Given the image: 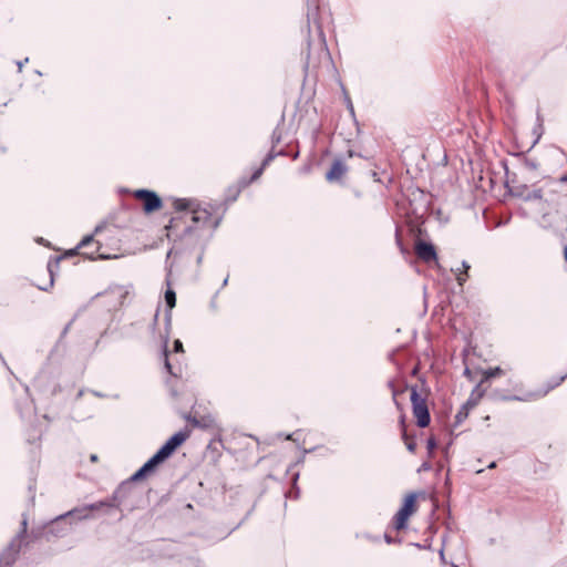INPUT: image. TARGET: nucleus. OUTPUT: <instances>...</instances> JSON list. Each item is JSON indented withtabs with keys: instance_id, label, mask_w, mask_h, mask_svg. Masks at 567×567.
Listing matches in <instances>:
<instances>
[{
	"instance_id": "43",
	"label": "nucleus",
	"mask_w": 567,
	"mask_h": 567,
	"mask_svg": "<svg viewBox=\"0 0 567 567\" xmlns=\"http://www.w3.org/2000/svg\"><path fill=\"white\" fill-rule=\"evenodd\" d=\"M158 315H159V307L156 309V312L154 315L153 327H155L157 324Z\"/></svg>"
},
{
	"instance_id": "58",
	"label": "nucleus",
	"mask_w": 567,
	"mask_h": 567,
	"mask_svg": "<svg viewBox=\"0 0 567 567\" xmlns=\"http://www.w3.org/2000/svg\"><path fill=\"white\" fill-rule=\"evenodd\" d=\"M227 281H228V278H226L225 280H223V286H226V285H227Z\"/></svg>"
},
{
	"instance_id": "31",
	"label": "nucleus",
	"mask_w": 567,
	"mask_h": 567,
	"mask_svg": "<svg viewBox=\"0 0 567 567\" xmlns=\"http://www.w3.org/2000/svg\"><path fill=\"white\" fill-rule=\"evenodd\" d=\"M432 538H426L424 543H411L412 546L419 549H431Z\"/></svg>"
},
{
	"instance_id": "8",
	"label": "nucleus",
	"mask_w": 567,
	"mask_h": 567,
	"mask_svg": "<svg viewBox=\"0 0 567 567\" xmlns=\"http://www.w3.org/2000/svg\"><path fill=\"white\" fill-rule=\"evenodd\" d=\"M70 512H74V519L75 520H82L92 517L93 515H90L89 513L93 512H103L106 515L112 514L113 507L112 503L110 502V497L103 501H99L92 504L84 505L82 507H75L71 509Z\"/></svg>"
},
{
	"instance_id": "46",
	"label": "nucleus",
	"mask_w": 567,
	"mask_h": 567,
	"mask_svg": "<svg viewBox=\"0 0 567 567\" xmlns=\"http://www.w3.org/2000/svg\"><path fill=\"white\" fill-rule=\"evenodd\" d=\"M402 542H403V539L401 537H394L393 538V544L400 545V544H402Z\"/></svg>"
},
{
	"instance_id": "21",
	"label": "nucleus",
	"mask_w": 567,
	"mask_h": 567,
	"mask_svg": "<svg viewBox=\"0 0 567 567\" xmlns=\"http://www.w3.org/2000/svg\"><path fill=\"white\" fill-rule=\"evenodd\" d=\"M166 458L162 455V453L157 450L156 453L150 457L143 465L142 468L151 475L159 464L165 462Z\"/></svg>"
},
{
	"instance_id": "2",
	"label": "nucleus",
	"mask_w": 567,
	"mask_h": 567,
	"mask_svg": "<svg viewBox=\"0 0 567 567\" xmlns=\"http://www.w3.org/2000/svg\"><path fill=\"white\" fill-rule=\"evenodd\" d=\"M173 206L177 212H185L190 215L194 225L187 226L184 230L185 234L190 233L194 228L203 227L212 220V213L206 208H202L196 199L175 198Z\"/></svg>"
},
{
	"instance_id": "18",
	"label": "nucleus",
	"mask_w": 567,
	"mask_h": 567,
	"mask_svg": "<svg viewBox=\"0 0 567 567\" xmlns=\"http://www.w3.org/2000/svg\"><path fill=\"white\" fill-rule=\"evenodd\" d=\"M347 172V165L341 159H334L330 169L326 174L329 182L339 181Z\"/></svg>"
},
{
	"instance_id": "41",
	"label": "nucleus",
	"mask_w": 567,
	"mask_h": 567,
	"mask_svg": "<svg viewBox=\"0 0 567 567\" xmlns=\"http://www.w3.org/2000/svg\"><path fill=\"white\" fill-rule=\"evenodd\" d=\"M29 61L28 58H25L23 61H18L17 62V66H18V71L21 72L22 71V68L24 65V63H27Z\"/></svg>"
},
{
	"instance_id": "27",
	"label": "nucleus",
	"mask_w": 567,
	"mask_h": 567,
	"mask_svg": "<svg viewBox=\"0 0 567 567\" xmlns=\"http://www.w3.org/2000/svg\"><path fill=\"white\" fill-rule=\"evenodd\" d=\"M148 476V474L142 468V466L133 474L131 475L126 481L130 482V484L140 482L142 480H145Z\"/></svg>"
},
{
	"instance_id": "22",
	"label": "nucleus",
	"mask_w": 567,
	"mask_h": 567,
	"mask_svg": "<svg viewBox=\"0 0 567 567\" xmlns=\"http://www.w3.org/2000/svg\"><path fill=\"white\" fill-rule=\"evenodd\" d=\"M417 496L419 493L410 492L402 502L401 509L413 515L417 511Z\"/></svg>"
},
{
	"instance_id": "34",
	"label": "nucleus",
	"mask_w": 567,
	"mask_h": 567,
	"mask_svg": "<svg viewBox=\"0 0 567 567\" xmlns=\"http://www.w3.org/2000/svg\"><path fill=\"white\" fill-rule=\"evenodd\" d=\"M173 351L175 353L183 352V343L181 340L176 339L173 343Z\"/></svg>"
},
{
	"instance_id": "55",
	"label": "nucleus",
	"mask_w": 567,
	"mask_h": 567,
	"mask_svg": "<svg viewBox=\"0 0 567 567\" xmlns=\"http://www.w3.org/2000/svg\"><path fill=\"white\" fill-rule=\"evenodd\" d=\"M298 156H299V152L297 151V152L292 155V158H293V159H296Z\"/></svg>"
},
{
	"instance_id": "16",
	"label": "nucleus",
	"mask_w": 567,
	"mask_h": 567,
	"mask_svg": "<svg viewBox=\"0 0 567 567\" xmlns=\"http://www.w3.org/2000/svg\"><path fill=\"white\" fill-rule=\"evenodd\" d=\"M487 392H471V398L461 406L460 411L455 415V426L461 424L467 416L471 409H473L481 398Z\"/></svg>"
},
{
	"instance_id": "30",
	"label": "nucleus",
	"mask_w": 567,
	"mask_h": 567,
	"mask_svg": "<svg viewBox=\"0 0 567 567\" xmlns=\"http://www.w3.org/2000/svg\"><path fill=\"white\" fill-rule=\"evenodd\" d=\"M437 447V441L435 436H430L426 441V450L429 457H432L434 454L435 449Z\"/></svg>"
},
{
	"instance_id": "19",
	"label": "nucleus",
	"mask_w": 567,
	"mask_h": 567,
	"mask_svg": "<svg viewBox=\"0 0 567 567\" xmlns=\"http://www.w3.org/2000/svg\"><path fill=\"white\" fill-rule=\"evenodd\" d=\"M62 256H58V257H51L48 265H47V270L49 272V276H50V281H49V285L48 286H39V289L42 290V291H48L50 288L53 287V284H54V276H55V272L58 271L59 269V265H60V261L62 260Z\"/></svg>"
},
{
	"instance_id": "23",
	"label": "nucleus",
	"mask_w": 567,
	"mask_h": 567,
	"mask_svg": "<svg viewBox=\"0 0 567 567\" xmlns=\"http://www.w3.org/2000/svg\"><path fill=\"white\" fill-rule=\"evenodd\" d=\"M27 538L30 539V542H37L44 539L48 542V535H47V526L45 524L42 526L33 527L30 533H28Z\"/></svg>"
},
{
	"instance_id": "35",
	"label": "nucleus",
	"mask_w": 567,
	"mask_h": 567,
	"mask_svg": "<svg viewBox=\"0 0 567 567\" xmlns=\"http://www.w3.org/2000/svg\"><path fill=\"white\" fill-rule=\"evenodd\" d=\"M466 279H467V272H464V275L456 274V280H457L460 286H463L464 282L466 281Z\"/></svg>"
},
{
	"instance_id": "12",
	"label": "nucleus",
	"mask_w": 567,
	"mask_h": 567,
	"mask_svg": "<svg viewBox=\"0 0 567 567\" xmlns=\"http://www.w3.org/2000/svg\"><path fill=\"white\" fill-rule=\"evenodd\" d=\"M509 193L525 202L540 200L543 198L542 188L530 189L526 184H515L509 187Z\"/></svg>"
},
{
	"instance_id": "5",
	"label": "nucleus",
	"mask_w": 567,
	"mask_h": 567,
	"mask_svg": "<svg viewBox=\"0 0 567 567\" xmlns=\"http://www.w3.org/2000/svg\"><path fill=\"white\" fill-rule=\"evenodd\" d=\"M412 413L415 417L416 425L421 429L427 427L431 423V414L427 405L429 392H410Z\"/></svg>"
},
{
	"instance_id": "6",
	"label": "nucleus",
	"mask_w": 567,
	"mask_h": 567,
	"mask_svg": "<svg viewBox=\"0 0 567 567\" xmlns=\"http://www.w3.org/2000/svg\"><path fill=\"white\" fill-rule=\"evenodd\" d=\"M165 302H166V306H167V310H166V313H165V328H166V334L165 337L163 338V355H164V361H165V368L166 370L172 374V375H177V373L174 371V368L173 365L171 364L169 360H168V340H169V336H168V330L171 328V321H172V309L175 307L176 305V293L173 289H171L168 287V289L165 291Z\"/></svg>"
},
{
	"instance_id": "48",
	"label": "nucleus",
	"mask_w": 567,
	"mask_h": 567,
	"mask_svg": "<svg viewBox=\"0 0 567 567\" xmlns=\"http://www.w3.org/2000/svg\"><path fill=\"white\" fill-rule=\"evenodd\" d=\"M560 183H567V174L559 177Z\"/></svg>"
},
{
	"instance_id": "15",
	"label": "nucleus",
	"mask_w": 567,
	"mask_h": 567,
	"mask_svg": "<svg viewBox=\"0 0 567 567\" xmlns=\"http://www.w3.org/2000/svg\"><path fill=\"white\" fill-rule=\"evenodd\" d=\"M415 254L424 262L437 260L436 249L433 244L417 240L415 244Z\"/></svg>"
},
{
	"instance_id": "47",
	"label": "nucleus",
	"mask_w": 567,
	"mask_h": 567,
	"mask_svg": "<svg viewBox=\"0 0 567 567\" xmlns=\"http://www.w3.org/2000/svg\"><path fill=\"white\" fill-rule=\"evenodd\" d=\"M97 398H106L107 395L104 392H93Z\"/></svg>"
},
{
	"instance_id": "28",
	"label": "nucleus",
	"mask_w": 567,
	"mask_h": 567,
	"mask_svg": "<svg viewBox=\"0 0 567 567\" xmlns=\"http://www.w3.org/2000/svg\"><path fill=\"white\" fill-rule=\"evenodd\" d=\"M217 444H219L218 440H217V436L213 435V439L209 441L206 450L212 452L216 457H219L221 455V453H220Z\"/></svg>"
},
{
	"instance_id": "57",
	"label": "nucleus",
	"mask_w": 567,
	"mask_h": 567,
	"mask_svg": "<svg viewBox=\"0 0 567 567\" xmlns=\"http://www.w3.org/2000/svg\"><path fill=\"white\" fill-rule=\"evenodd\" d=\"M238 193H239V189H237V190H236V194H235V196L231 198V200H236V196H237V194H238Z\"/></svg>"
},
{
	"instance_id": "20",
	"label": "nucleus",
	"mask_w": 567,
	"mask_h": 567,
	"mask_svg": "<svg viewBox=\"0 0 567 567\" xmlns=\"http://www.w3.org/2000/svg\"><path fill=\"white\" fill-rule=\"evenodd\" d=\"M412 515L401 508L396 512V514L392 518V527L393 529L400 532L408 527L409 518Z\"/></svg>"
},
{
	"instance_id": "24",
	"label": "nucleus",
	"mask_w": 567,
	"mask_h": 567,
	"mask_svg": "<svg viewBox=\"0 0 567 567\" xmlns=\"http://www.w3.org/2000/svg\"><path fill=\"white\" fill-rule=\"evenodd\" d=\"M82 255L84 257H86L87 259H91V260H94V259H109L110 256L107 255H104V254H101L100 252V245H90L89 246V250H85L82 252Z\"/></svg>"
},
{
	"instance_id": "38",
	"label": "nucleus",
	"mask_w": 567,
	"mask_h": 567,
	"mask_svg": "<svg viewBox=\"0 0 567 567\" xmlns=\"http://www.w3.org/2000/svg\"><path fill=\"white\" fill-rule=\"evenodd\" d=\"M395 240H396V244L400 247V249L403 251L404 248H403V244H402V240L400 237L399 228H396V230H395Z\"/></svg>"
},
{
	"instance_id": "36",
	"label": "nucleus",
	"mask_w": 567,
	"mask_h": 567,
	"mask_svg": "<svg viewBox=\"0 0 567 567\" xmlns=\"http://www.w3.org/2000/svg\"><path fill=\"white\" fill-rule=\"evenodd\" d=\"M73 321H74V319H71V320L69 321V323L63 328V330H62V332H61V336H60V338H61V339H62V338H64V337L68 334V332H69V330H70V328H71V326H72Z\"/></svg>"
},
{
	"instance_id": "13",
	"label": "nucleus",
	"mask_w": 567,
	"mask_h": 567,
	"mask_svg": "<svg viewBox=\"0 0 567 567\" xmlns=\"http://www.w3.org/2000/svg\"><path fill=\"white\" fill-rule=\"evenodd\" d=\"M548 392H523L522 395H505L503 392H491V400L494 402L503 401H534L544 398Z\"/></svg>"
},
{
	"instance_id": "33",
	"label": "nucleus",
	"mask_w": 567,
	"mask_h": 567,
	"mask_svg": "<svg viewBox=\"0 0 567 567\" xmlns=\"http://www.w3.org/2000/svg\"><path fill=\"white\" fill-rule=\"evenodd\" d=\"M567 374L560 375L555 382L549 383L547 385V390H554L556 386H558L566 378Z\"/></svg>"
},
{
	"instance_id": "39",
	"label": "nucleus",
	"mask_w": 567,
	"mask_h": 567,
	"mask_svg": "<svg viewBox=\"0 0 567 567\" xmlns=\"http://www.w3.org/2000/svg\"><path fill=\"white\" fill-rule=\"evenodd\" d=\"M264 168H265V167H262V165H261L258 169H256V171L254 172L252 176H251V181L257 179V178L261 175V173H262Z\"/></svg>"
},
{
	"instance_id": "37",
	"label": "nucleus",
	"mask_w": 567,
	"mask_h": 567,
	"mask_svg": "<svg viewBox=\"0 0 567 567\" xmlns=\"http://www.w3.org/2000/svg\"><path fill=\"white\" fill-rule=\"evenodd\" d=\"M432 468V465L430 462L425 461L421 464V466L419 467L417 472H423V471H430Z\"/></svg>"
},
{
	"instance_id": "32",
	"label": "nucleus",
	"mask_w": 567,
	"mask_h": 567,
	"mask_svg": "<svg viewBox=\"0 0 567 567\" xmlns=\"http://www.w3.org/2000/svg\"><path fill=\"white\" fill-rule=\"evenodd\" d=\"M524 165L526 168H528L530 171L537 169V167H538V163L530 158H525Z\"/></svg>"
},
{
	"instance_id": "26",
	"label": "nucleus",
	"mask_w": 567,
	"mask_h": 567,
	"mask_svg": "<svg viewBox=\"0 0 567 567\" xmlns=\"http://www.w3.org/2000/svg\"><path fill=\"white\" fill-rule=\"evenodd\" d=\"M277 156H288V153L285 150L276 152L275 147H271V150L268 152V154L266 155L261 163L262 167L268 166Z\"/></svg>"
},
{
	"instance_id": "9",
	"label": "nucleus",
	"mask_w": 567,
	"mask_h": 567,
	"mask_svg": "<svg viewBox=\"0 0 567 567\" xmlns=\"http://www.w3.org/2000/svg\"><path fill=\"white\" fill-rule=\"evenodd\" d=\"M134 197L142 200L145 214H152L161 209L163 206L162 198L155 192L150 189H137L134 192Z\"/></svg>"
},
{
	"instance_id": "59",
	"label": "nucleus",
	"mask_w": 567,
	"mask_h": 567,
	"mask_svg": "<svg viewBox=\"0 0 567 567\" xmlns=\"http://www.w3.org/2000/svg\"><path fill=\"white\" fill-rule=\"evenodd\" d=\"M83 395V392L82 391H79L78 392V398H81Z\"/></svg>"
},
{
	"instance_id": "60",
	"label": "nucleus",
	"mask_w": 567,
	"mask_h": 567,
	"mask_svg": "<svg viewBox=\"0 0 567 567\" xmlns=\"http://www.w3.org/2000/svg\"><path fill=\"white\" fill-rule=\"evenodd\" d=\"M286 439H287V440H291V439H292V434L287 435V437H286Z\"/></svg>"
},
{
	"instance_id": "62",
	"label": "nucleus",
	"mask_w": 567,
	"mask_h": 567,
	"mask_svg": "<svg viewBox=\"0 0 567 567\" xmlns=\"http://www.w3.org/2000/svg\"><path fill=\"white\" fill-rule=\"evenodd\" d=\"M416 370H417L416 368H413V370H412L413 374L416 373Z\"/></svg>"
},
{
	"instance_id": "7",
	"label": "nucleus",
	"mask_w": 567,
	"mask_h": 567,
	"mask_svg": "<svg viewBox=\"0 0 567 567\" xmlns=\"http://www.w3.org/2000/svg\"><path fill=\"white\" fill-rule=\"evenodd\" d=\"M74 512H68L47 523L48 542L66 536L72 529Z\"/></svg>"
},
{
	"instance_id": "51",
	"label": "nucleus",
	"mask_w": 567,
	"mask_h": 567,
	"mask_svg": "<svg viewBox=\"0 0 567 567\" xmlns=\"http://www.w3.org/2000/svg\"><path fill=\"white\" fill-rule=\"evenodd\" d=\"M218 224H219V220H218V219H216V220L213 223V228H214V229H215V228H217V227H218Z\"/></svg>"
},
{
	"instance_id": "54",
	"label": "nucleus",
	"mask_w": 567,
	"mask_h": 567,
	"mask_svg": "<svg viewBox=\"0 0 567 567\" xmlns=\"http://www.w3.org/2000/svg\"><path fill=\"white\" fill-rule=\"evenodd\" d=\"M4 152H6V147L0 144V153H4Z\"/></svg>"
},
{
	"instance_id": "29",
	"label": "nucleus",
	"mask_w": 567,
	"mask_h": 567,
	"mask_svg": "<svg viewBox=\"0 0 567 567\" xmlns=\"http://www.w3.org/2000/svg\"><path fill=\"white\" fill-rule=\"evenodd\" d=\"M282 140V130L277 126L271 134V147H276Z\"/></svg>"
},
{
	"instance_id": "40",
	"label": "nucleus",
	"mask_w": 567,
	"mask_h": 567,
	"mask_svg": "<svg viewBox=\"0 0 567 567\" xmlns=\"http://www.w3.org/2000/svg\"><path fill=\"white\" fill-rule=\"evenodd\" d=\"M383 538H384V542H385L386 544H389V545H392V544H393V538H394V537H392L389 533H386V532H385V533H384Z\"/></svg>"
},
{
	"instance_id": "3",
	"label": "nucleus",
	"mask_w": 567,
	"mask_h": 567,
	"mask_svg": "<svg viewBox=\"0 0 567 567\" xmlns=\"http://www.w3.org/2000/svg\"><path fill=\"white\" fill-rule=\"evenodd\" d=\"M27 536L28 516L27 514H22L19 532L10 540L8 546L0 553V567H11L16 563L22 546H27L29 544V542L25 540Z\"/></svg>"
},
{
	"instance_id": "17",
	"label": "nucleus",
	"mask_w": 567,
	"mask_h": 567,
	"mask_svg": "<svg viewBox=\"0 0 567 567\" xmlns=\"http://www.w3.org/2000/svg\"><path fill=\"white\" fill-rule=\"evenodd\" d=\"M399 424H400V429H401L402 440L404 441L408 451L411 453H414L416 451V446H417L416 436H415V434L410 435L408 433L404 414L400 415Z\"/></svg>"
},
{
	"instance_id": "25",
	"label": "nucleus",
	"mask_w": 567,
	"mask_h": 567,
	"mask_svg": "<svg viewBox=\"0 0 567 567\" xmlns=\"http://www.w3.org/2000/svg\"><path fill=\"white\" fill-rule=\"evenodd\" d=\"M90 245H97V241L94 240L93 235L85 236L74 249L69 250V255H76L79 249L87 248Z\"/></svg>"
},
{
	"instance_id": "42",
	"label": "nucleus",
	"mask_w": 567,
	"mask_h": 567,
	"mask_svg": "<svg viewBox=\"0 0 567 567\" xmlns=\"http://www.w3.org/2000/svg\"><path fill=\"white\" fill-rule=\"evenodd\" d=\"M403 393H404V392H396V391H393V392H392L393 400H394V402H395V404H396V406H398L399 409H400V404H399V402L396 401V398H398V395L403 394Z\"/></svg>"
},
{
	"instance_id": "56",
	"label": "nucleus",
	"mask_w": 567,
	"mask_h": 567,
	"mask_svg": "<svg viewBox=\"0 0 567 567\" xmlns=\"http://www.w3.org/2000/svg\"><path fill=\"white\" fill-rule=\"evenodd\" d=\"M202 259H203V255L198 256L197 258V262L200 264L202 262Z\"/></svg>"
},
{
	"instance_id": "53",
	"label": "nucleus",
	"mask_w": 567,
	"mask_h": 567,
	"mask_svg": "<svg viewBox=\"0 0 567 567\" xmlns=\"http://www.w3.org/2000/svg\"><path fill=\"white\" fill-rule=\"evenodd\" d=\"M388 384H389L390 388H392V390H395L394 385H393V381H389Z\"/></svg>"
},
{
	"instance_id": "44",
	"label": "nucleus",
	"mask_w": 567,
	"mask_h": 567,
	"mask_svg": "<svg viewBox=\"0 0 567 567\" xmlns=\"http://www.w3.org/2000/svg\"><path fill=\"white\" fill-rule=\"evenodd\" d=\"M462 268L464 269V272H467V270L470 269V265L467 261L463 260L462 261Z\"/></svg>"
},
{
	"instance_id": "49",
	"label": "nucleus",
	"mask_w": 567,
	"mask_h": 567,
	"mask_svg": "<svg viewBox=\"0 0 567 567\" xmlns=\"http://www.w3.org/2000/svg\"><path fill=\"white\" fill-rule=\"evenodd\" d=\"M185 392H177V391H174L172 392V394L174 395V398L178 399L179 395L184 394Z\"/></svg>"
},
{
	"instance_id": "14",
	"label": "nucleus",
	"mask_w": 567,
	"mask_h": 567,
	"mask_svg": "<svg viewBox=\"0 0 567 567\" xmlns=\"http://www.w3.org/2000/svg\"><path fill=\"white\" fill-rule=\"evenodd\" d=\"M17 409L22 417L38 415V408L30 392H23V395L17 400Z\"/></svg>"
},
{
	"instance_id": "52",
	"label": "nucleus",
	"mask_w": 567,
	"mask_h": 567,
	"mask_svg": "<svg viewBox=\"0 0 567 567\" xmlns=\"http://www.w3.org/2000/svg\"><path fill=\"white\" fill-rule=\"evenodd\" d=\"M348 103H349V109H350V111L353 113V106H352V104H351L350 100H348Z\"/></svg>"
},
{
	"instance_id": "11",
	"label": "nucleus",
	"mask_w": 567,
	"mask_h": 567,
	"mask_svg": "<svg viewBox=\"0 0 567 567\" xmlns=\"http://www.w3.org/2000/svg\"><path fill=\"white\" fill-rule=\"evenodd\" d=\"M189 431L182 430L174 433L159 449L158 451L167 460L174 452L188 439Z\"/></svg>"
},
{
	"instance_id": "61",
	"label": "nucleus",
	"mask_w": 567,
	"mask_h": 567,
	"mask_svg": "<svg viewBox=\"0 0 567 567\" xmlns=\"http://www.w3.org/2000/svg\"><path fill=\"white\" fill-rule=\"evenodd\" d=\"M100 229H101V227H100V226H97V227L95 228V233H97Z\"/></svg>"
},
{
	"instance_id": "1",
	"label": "nucleus",
	"mask_w": 567,
	"mask_h": 567,
	"mask_svg": "<svg viewBox=\"0 0 567 567\" xmlns=\"http://www.w3.org/2000/svg\"><path fill=\"white\" fill-rule=\"evenodd\" d=\"M141 495L142 492L135 485L130 484L127 481H123L110 496L113 511L133 512L140 507L137 498L141 497Z\"/></svg>"
},
{
	"instance_id": "4",
	"label": "nucleus",
	"mask_w": 567,
	"mask_h": 567,
	"mask_svg": "<svg viewBox=\"0 0 567 567\" xmlns=\"http://www.w3.org/2000/svg\"><path fill=\"white\" fill-rule=\"evenodd\" d=\"M182 417H184L194 427L210 431L213 435L217 436L219 445L224 446L223 427L216 422L215 417L212 414L198 416L197 411L195 409V404H193L192 411L182 413Z\"/></svg>"
},
{
	"instance_id": "50",
	"label": "nucleus",
	"mask_w": 567,
	"mask_h": 567,
	"mask_svg": "<svg viewBox=\"0 0 567 567\" xmlns=\"http://www.w3.org/2000/svg\"><path fill=\"white\" fill-rule=\"evenodd\" d=\"M405 390H411V391H414V390H417V385H406Z\"/></svg>"
},
{
	"instance_id": "45",
	"label": "nucleus",
	"mask_w": 567,
	"mask_h": 567,
	"mask_svg": "<svg viewBox=\"0 0 567 567\" xmlns=\"http://www.w3.org/2000/svg\"><path fill=\"white\" fill-rule=\"evenodd\" d=\"M97 460H99V456H97L96 454H91V456H90V461H91L92 463H96V462H97Z\"/></svg>"
},
{
	"instance_id": "10",
	"label": "nucleus",
	"mask_w": 567,
	"mask_h": 567,
	"mask_svg": "<svg viewBox=\"0 0 567 567\" xmlns=\"http://www.w3.org/2000/svg\"><path fill=\"white\" fill-rule=\"evenodd\" d=\"M503 371L501 368L495 369H487V370H481V369H471L468 367L465 368L464 374L470 379V381L475 382V385L473 390H482V385L487 382L489 379L502 374Z\"/></svg>"
}]
</instances>
